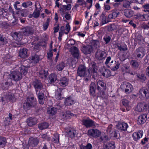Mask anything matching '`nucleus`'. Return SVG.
<instances>
[{
    "mask_svg": "<svg viewBox=\"0 0 149 149\" xmlns=\"http://www.w3.org/2000/svg\"><path fill=\"white\" fill-rule=\"evenodd\" d=\"M27 70L26 69H24V68H21L20 71H14L12 72L10 75V79L15 81H19L22 78V74L25 75L27 73Z\"/></svg>",
    "mask_w": 149,
    "mask_h": 149,
    "instance_id": "1",
    "label": "nucleus"
},
{
    "mask_svg": "<svg viewBox=\"0 0 149 149\" xmlns=\"http://www.w3.org/2000/svg\"><path fill=\"white\" fill-rule=\"evenodd\" d=\"M37 102L36 99L34 97H28L26 101L23 104L24 109L25 110L29 109L31 108L35 107L36 106Z\"/></svg>",
    "mask_w": 149,
    "mask_h": 149,
    "instance_id": "2",
    "label": "nucleus"
},
{
    "mask_svg": "<svg viewBox=\"0 0 149 149\" xmlns=\"http://www.w3.org/2000/svg\"><path fill=\"white\" fill-rule=\"evenodd\" d=\"M146 51L142 47H139L134 51L132 56L135 59H141L145 55Z\"/></svg>",
    "mask_w": 149,
    "mask_h": 149,
    "instance_id": "3",
    "label": "nucleus"
},
{
    "mask_svg": "<svg viewBox=\"0 0 149 149\" xmlns=\"http://www.w3.org/2000/svg\"><path fill=\"white\" fill-rule=\"evenodd\" d=\"M120 88L126 93H131L133 90L132 85L130 83L127 82H123L120 86Z\"/></svg>",
    "mask_w": 149,
    "mask_h": 149,
    "instance_id": "4",
    "label": "nucleus"
},
{
    "mask_svg": "<svg viewBox=\"0 0 149 149\" xmlns=\"http://www.w3.org/2000/svg\"><path fill=\"white\" fill-rule=\"evenodd\" d=\"M88 71L86 67L84 65H80L77 70L78 76L80 77H87Z\"/></svg>",
    "mask_w": 149,
    "mask_h": 149,
    "instance_id": "5",
    "label": "nucleus"
},
{
    "mask_svg": "<svg viewBox=\"0 0 149 149\" xmlns=\"http://www.w3.org/2000/svg\"><path fill=\"white\" fill-rule=\"evenodd\" d=\"M81 121L82 125H84L87 128L95 126L94 122L88 118L83 119Z\"/></svg>",
    "mask_w": 149,
    "mask_h": 149,
    "instance_id": "6",
    "label": "nucleus"
},
{
    "mask_svg": "<svg viewBox=\"0 0 149 149\" xmlns=\"http://www.w3.org/2000/svg\"><path fill=\"white\" fill-rule=\"evenodd\" d=\"M137 95L141 99L143 100L149 97V93L147 89L142 88L140 89Z\"/></svg>",
    "mask_w": 149,
    "mask_h": 149,
    "instance_id": "7",
    "label": "nucleus"
},
{
    "mask_svg": "<svg viewBox=\"0 0 149 149\" xmlns=\"http://www.w3.org/2000/svg\"><path fill=\"white\" fill-rule=\"evenodd\" d=\"M33 86L36 93H39V91H42L43 89V86L40 81L37 79H35L33 83Z\"/></svg>",
    "mask_w": 149,
    "mask_h": 149,
    "instance_id": "8",
    "label": "nucleus"
},
{
    "mask_svg": "<svg viewBox=\"0 0 149 149\" xmlns=\"http://www.w3.org/2000/svg\"><path fill=\"white\" fill-rule=\"evenodd\" d=\"M88 135L93 138H97L100 137L101 134V132L99 130L96 129H91L89 130L87 132Z\"/></svg>",
    "mask_w": 149,
    "mask_h": 149,
    "instance_id": "9",
    "label": "nucleus"
},
{
    "mask_svg": "<svg viewBox=\"0 0 149 149\" xmlns=\"http://www.w3.org/2000/svg\"><path fill=\"white\" fill-rule=\"evenodd\" d=\"M22 33L24 36H28L33 34L34 32L33 28L31 26H26L22 29Z\"/></svg>",
    "mask_w": 149,
    "mask_h": 149,
    "instance_id": "10",
    "label": "nucleus"
},
{
    "mask_svg": "<svg viewBox=\"0 0 149 149\" xmlns=\"http://www.w3.org/2000/svg\"><path fill=\"white\" fill-rule=\"evenodd\" d=\"M93 51L92 47L90 45H83L81 48V51L85 54H90Z\"/></svg>",
    "mask_w": 149,
    "mask_h": 149,
    "instance_id": "11",
    "label": "nucleus"
},
{
    "mask_svg": "<svg viewBox=\"0 0 149 149\" xmlns=\"http://www.w3.org/2000/svg\"><path fill=\"white\" fill-rule=\"evenodd\" d=\"M105 52L100 50H97L95 54V57L97 60H102L104 59L105 58Z\"/></svg>",
    "mask_w": 149,
    "mask_h": 149,
    "instance_id": "12",
    "label": "nucleus"
},
{
    "mask_svg": "<svg viewBox=\"0 0 149 149\" xmlns=\"http://www.w3.org/2000/svg\"><path fill=\"white\" fill-rule=\"evenodd\" d=\"M38 98L39 103L40 104H43L46 103L45 98L46 97L44 96V93L42 91H39V93H36Z\"/></svg>",
    "mask_w": 149,
    "mask_h": 149,
    "instance_id": "13",
    "label": "nucleus"
},
{
    "mask_svg": "<svg viewBox=\"0 0 149 149\" xmlns=\"http://www.w3.org/2000/svg\"><path fill=\"white\" fill-rule=\"evenodd\" d=\"M119 130L122 131H126L128 127L127 124L125 122H119L116 125Z\"/></svg>",
    "mask_w": 149,
    "mask_h": 149,
    "instance_id": "14",
    "label": "nucleus"
},
{
    "mask_svg": "<svg viewBox=\"0 0 149 149\" xmlns=\"http://www.w3.org/2000/svg\"><path fill=\"white\" fill-rule=\"evenodd\" d=\"M60 108L59 104H56L54 107L49 108L47 111V113L51 115H54L56 113L57 110L60 109Z\"/></svg>",
    "mask_w": 149,
    "mask_h": 149,
    "instance_id": "15",
    "label": "nucleus"
},
{
    "mask_svg": "<svg viewBox=\"0 0 149 149\" xmlns=\"http://www.w3.org/2000/svg\"><path fill=\"white\" fill-rule=\"evenodd\" d=\"M22 33L20 32H12L11 33V36L13 38L19 42L22 38Z\"/></svg>",
    "mask_w": 149,
    "mask_h": 149,
    "instance_id": "16",
    "label": "nucleus"
},
{
    "mask_svg": "<svg viewBox=\"0 0 149 149\" xmlns=\"http://www.w3.org/2000/svg\"><path fill=\"white\" fill-rule=\"evenodd\" d=\"M26 121L28 125L32 127L37 123L38 119L36 118L30 117L26 120Z\"/></svg>",
    "mask_w": 149,
    "mask_h": 149,
    "instance_id": "17",
    "label": "nucleus"
},
{
    "mask_svg": "<svg viewBox=\"0 0 149 149\" xmlns=\"http://www.w3.org/2000/svg\"><path fill=\"white\" fill-rule=\"evenodd\" d=\"M147 119V115L146 114L140 115L138 118V123L142 125L145 123Z\"/></svg>",
    "mask_w": 149,
    "mask_h": 149,
    "instance_id": "18",
    "label": "nucleus"
},
{
    "mask_svg": "<svg viewBox=\"0 0 149 149\" xmlns=\"http://www.w3.org/2000/svg\"><path fill=\"white\" fill-rule=\"evenodd\" d=\"M71 53L73 56L78 59L79 57V50L78 48L75 46L72 47L71 48Z\"/></svg>",
    "mask_w": 149,
    "mask_h": 149,
    "instance_id": "19",
    "label": "nucleus"
},
{
    "mask_svg": "<svg viewBox=\"0 0 149 149\" xmlns=\"http://www.w3.org/2000/svg\"><path fill=\"white\" fill-rule=\"evenodd\" d=\"M147 105L144 103H139L137 105L136 110L139 112L145 111L147 109Z\"/></svg>",
    "mask_w": 149,
    "mask_h": 149,
    "instance_id": "20",
    "label": "nucleus"
},
{
    "mask_svg": "<svg viewBox=\"0 0 149 149\" xmlns=\"http://www.w3.org/2000/svg\"><path fill=\"white\" fill-rule=\"evenodd\" d=\"M143 134V132L140 130L137 132H134L132 134V137L135 141H137L141 138L142 137Z\"/></svg>",
    "mask_w": 149,
    "mask_h": 149,
    "instance_id": "21",
    "label": "nucleus"
},
{
    "mask_svg": "<svg viewBox=\"0 0 149 149\" xmlns=\"http://www.w3.org/2000/svg\"><path fill=\"white\" fill-rule=\"evenodd\" d=\"M48 79L49 83L54 84L57 79V76L55 74H51L49 75Z\"/></svg>",
    "mask_w": 149,
    "mask_h": 149,
    "instance_id": "22",
    "label": "nucleus"
},
{
    "mask_svg": "<svg viewBox=\"0 0 149 149\" xmlns=\"http://www.w3.org/2000/svg\"><path fill=\"white\" fill-rule=\"evenodd\" d=\"M27 49L25 48H23L19 50V56L22 58H25L27 57Z\"/></svg>",
    "mask_w": 149,
    "mask_h": 149,
    "instance_id": "23",
    "label": "nucleus"
},
{
    "mask_svg": "<svg viewBox=\"0 0 149 149\" xmlns=\"http://www.w3.org/2000/svg\"><path fill=\"white\" fill-rule=\"evenodd\" d=\"M29 59L31 61V63H38L40 60L39 56L36 54L32 55Z\"/></svg>",
    "mask_w": 149,
    "mask_h": 149,
    "instance_id": "24",
    "label": "nucleus"
},
{
    "mask_svg": "<svg viewBox=\"0 0 149 149\" xmlns=\"http://www.w3.org/2000/svg\"><path fill=\"white\" fill-rule=\"evenodd\" d=\"M68 79L66 77H64L61 78L59 82V84L61 86L64 87L68 85Z\"/></svg>",
    "mask_w": 149,
    "mask_h": 149,
    "instance_id": "25",
    "label": "nucleus"
},
{
    "mask_svg": "<svg viewBox=\"0 0 149 149\" xmlns=\"http://www.w3.org/2000/svg\"><path fill=\"white\" fill-rule=\"evenodd\" d=\"M96 85L94 82H92L90 86V92L91 95L93 96L95 92Z\"/></svg>",
    "mask_w": 149,
    "mask_h": 149,
    "instance_id": "26",
    "label": "nucleus"
},
{
    "mask_svg": "<svg viewBox=\"0 0 149 149\" xmlns=\"http://www.w3.org/2000/svg\"><path fill=\"white\" fill-rule=\"evenodd\" d=\"M92 72L93 74V78H95V77H96L97 75V68L95 63L93 62L92 64Z\"/></svg>",
    "mask_w": 149,
    "mask_h": 149,
    "instance_id": "27",
    "label": "nucleus"
},
{
    "mask_svg": "<svg viewBox=\"0 0 149 149\" xmlns=\"http://www.w3.org/2000/svg\"><path fill=\"white\" fill-rule=\"evenodd\" d=\"M64 103L66 105L70 106L74 104L75 102L71 97H69L66 99Z\"/></svg>",
    "mask_w": 149,
    "mask_h": 149,
    "instance_id": "28",
    "label": "nucleus"
},
{
    "mask_svg": "<svg viewBox=\"0 0 149 149\" xmlns=\"http://www.w3.org/2000/svg\"><path fill=\"white\" fill-rule=\"evenodd\" d=\"M134 13L133 11L130 9L125 10L124 12L125 15L128 18L131 17L133 15Z\"/></svg>",
    "mask_w": 149,
    "mask_h": 149,
    "instance_id": "29",
    "label": "nucleus"
},
{
    "mask_svg": "<svg viewBox=\"0 0 149 149\" xmlns=\"http://www.w3.org/2000/svg\"><path fill=\"white\" fill-rule=\"evenodd\" d=\"M119 13L116 11H113L109 15L108 18L110 20L115 19L118 15Z\"/></svg>",
    "mask_w": 149,
    "mask_h": 149,
    "instance_id": "30",
    "label": "nucleus"
},
{
    "mask_svg": "<svg viewBox=\"0 0 149 149\" xmlns=\"http://www.w3.org/2000/svg\"><path fill=\"white\" fill-rule=\"evenodd\" d=\"M29 13V11L26 9H24L17 12V14H20L22 17H26Z\"/></svg>",
    "mask_w": 149,
    "mask_h": 149,
    "instance_id": "31",
    "label": "nucleus"
},
{
    "mask_svg": "<svg viewBox=\"0 0 149 149\" xmlns=\"http://www.w3.org/2000/svg\"><path fill=\"white\" fill-rule=\"evenodd\" d=\"M136 41L139 45H141L143 43L144 40L142 36L139 34H137L136 36Z\"/></svg>",
    "mask_w": 149,
    "mask_h": 149,
    "instance_id": "32",
    "label": "nucleus"
},
{
    "mask_svg": "<svg viewBox=\"0 0 149 149\" xmlns=\"http://www.w3.org/2000/svg\"><path fill=\"white\" fill-rule=\"evenodd\" d=\"M37 4V3H36L35 4V9L32 15V16H33V17L35 18H38L40 15V10L38 9V8L36 6Z\"/></svg>",
    "mask_w": 149,
    "mask_h": 149,
    "instance_id": "33",
    "label": "nucleus"
},
{
    "mask_svg": "<svg viewBox=\"0 0 149 149\" xmlns=\"http://www.w3.org/2000/svg\"><path fill=\"white\" fill-rule=\"evenodd\" d=\"M99 137L100 141L102 143L106 142L108 139V137L104 134H101Z\"/></svg>",
    "mask_w": 149,
    "mask_h": 149,
    "instance_id": "34",
    "label": "nucleus"
},
{
    "mask_svg": "<svg viewBox=\"0 0 149 149\" xmlns=\"http://www.w3.org/2000/svg\"><path fill=\"white\" fill-rule=\"evenodd\" d=\"M63 89L59 88L57 90L55 95V98L58 100H61L62 99L61 92Z\"/></svg>",
    "mask_w": 149,
    "mask_h": 149,
    "instance_id": "35",
    "label": "nucleus"
},
{
    "mask_svg": "<svg viewBox=\"0 0 149 149\" xmlns=\"http://www.w3.org/2000/svg\"><path fill=\"white\" fill-rule=\"evenodd\" d=\"M103 76L108 78L111 75L110 71L108 69L104 68V70L102 73Z\"/></svg>",
    "mask_w": 149,
    "mask_h": 149,
    "instance_id": "36",
    "label": "nucleus"
},
{
    "mask_svg": "<svg viewBox=\"0 0 149 149\" xmlns=\"http://www.w3.org/2000/svg\"><path fill=\"white\" fill-rule=\"evenodd\" d=\"M118 25L116 24H112L110 26H107V30L108 31H110L116 30L118 27Z\"/></svg>",
    "mask_w": 149,
    "mask_h": 149,
    "instance_id": "37",
    "label": "nucleus"
},
{
    "mask_svg": "<svg viewBox=\"0 0 149 149\" xmlns=\"http://www.w3.org/2000/svg\"><path fill=\"white\" fill-rule=\"evenodd\" d=\"M129 101L126 99H123L122 100V103L125 106L127 111L130 110V107L129 106Z\"/></svg>",
    "mask_w": 149,
    "mask_h": 149,
    "instance_id": "38",
    "label": "nucleus"
},
{
    "mask_svg": "<svg viewBox=\"0 0 149 149\" xmlns=\"http://www.w3.org/2000/svg\"><path fill=\"white\" fill-rule=\"evenodd\" d=\"M48 124L46 122L42 123L38 125V128L41 130L46 129L48 128Z\"/></svg>",
    "mask_w": 149,
    "mask_h": 149,
    "instance_id": "39",
    "label": "nucleus"
},
{
    "mask_svg": "<svg viewBox=\"0 0 149 149\" xmlns=\"http://www.w3.org/2000/svg\"><path fill=\"white\" fill-rule=\"evenodd\" d=\"M100 18L102 25L107 23L109 22V21L106 20V17L104 14H102L101 15Z\"/></svg>",
    "mask_w": 149,
    "mask_h": 149,
    "instance_id": "40",
    "label": "nucleus"
},
{
    "mask_svg": "<svg viewBox=\"0 0 149 149\" xmlns=\"http://www.w3.org/2000/svg\"><path fill=\"white\" fill-rule=\"evenodd\" d=\"M65 64L64 62H61L58 64L56 66V68L58 71L62 70L65 66Z\"/></svg>",
    "mask_w": 149,
    "mask_h": 149,
    "instance_id": "41",
    "label": "nucleus"
},
{
    "mask_svg": "<svg viewBox=\"0 0 149 149\" xmlns=\"http://www.w3.org/2000/svg\"><path fill=\"white\" fill-rule=\"evenodd\" d=\"M130 64L132 67L134 68H137L139 65L138 62L136 60H131Z\"/></svg>",
    "mask_w": 149,
    "mask_h": 149,
    "instance_id": "42",
    "label": "nucleus"
},
{
    "mask_svg": "<svg viewBox=\"0 0 149 149\" xmlns=\"http://www.w3.org/2000/svg\"><path fill=\"white\" fill-rule=\"evenodd\" d=\"M106 149H115V146L113 142L108 143L105 146Z\"/></svg>",
    "mask_w": 149,
    "mask_h": 149,
    "instance_id": "43",
    "label": "nucleus"
},
{
    "mask_svg": "<svg viewBox=\"0 0 149 149\" xmlns=\"http://www.w3.org/2000/svg\"><path fill=\"white\" fill-rule=\"evenodd\" d=\"M67 135L71 138H73L75 136L76 134V131L74 130H69L67 132Z\"/></svg>",
    "mask_w": 149,
    "mask_h": 149,
    "instance_id": "44",
    "label": "nucleus"
},
{
    "mask_svg": "<svg viewBox=\"0 0 149 149\" xmlns=\"http://www.w3.org/2000/svg\"><path fill=\"white\" fill-rule=\"evenodd\" d=\"M6 140L5 138L0 136V146L2 147H3L5 146L6 143Z\"/></svg>",
    "mask_w": 149,
    "mask_h": 149,
    "instance_id": "45",
    "label": "nucleus"
},
{
    "mask_svg": "<svg viewBox=\"0 0 149 149\" xmlns=\"http://www.w3.org/2000/svg\"><path fill=\"white\" fill-rule=\"evenodd\" d=\"M50 19L49 18H48L46 20L45 23H44L43 24V29L45 31L47 29L49 25Z\"/></svg>",
    "mask_w": 149,
    "mask_h": 149,
    "instance_id": "46",
    "label": "nucleus"
},
{
    "mask_svg": "<svg viewBox=\"0 0 149 149\" xmlns=\"http://www.w3.org/2000/svg\"><path fill=\"white\" fill-rule=\"evenodd\" d=\"M92 44L93 46L96 49H98L100 47V42L97 40L93 41Z\"/></svg>",
    "mask_w": 149,
    "mask_h": 149,
    "instance_id": "47",
    "label": "nucleus"
},
{
    "mask_svg": "<svg viewBox=\"0 0 149 149\" xmlns=\"http://www.w3.org/2000/svg\"><path fill=\"white\" fill-rule=\"evenodd\" d=\"M97 85L100 86L102 88V90H105L106 89V84L102 81H98L97 83Z\"/></svg>",
    "mask_w": 149,
    "mask_h": 149,
    "instance_id": "48",
    "label": "nucleus"
},
{
    "mask_svg": "<svg viewBox=\"0 0 149 149\" xmlns=\"http://www.w3.org/2000/svg\"><path fill=\"white\" fill-rule=\"evenodd\" d=\"M59 139V135L58 134L56 133L54 135V137L53 139H54V142L56 143H58Z\"/></svg>",
    "mask_w": 149,
    "mask_h": 149,
    "instance_id": "49",
    "label": "nucleus"
},
{
    "mask_svg": "<svg viewBox=\"0 0 149 149\" xmlns=\"http://www.w3.org/2000/svg\"><path fill=\"white\" fill-rule=\"evenodd\" d=\"M115 65L111 67V69L113 71H115L117 70L120 67V65L118 62H116L115 61Z\"/></svg>",
    "mask_w": 149,
    "mask_h": 149,
    "instance_id": "50",
    "label": "nucleus"
},
{
    "mask_svg": "<svg viewBox=\"0 0 149 149\" xmlns=\"http://www.w3.org/2000/svg\"><path fill=\"white\" fill-rule=\"evenodd\" d=\"M32 3L31 1H27L23 3L22 6L26 8L32 5Z\"/></svg>",
    "mask_w": 149,
    "mask_h": 149,
    "instance_id": "51",
    "label": "nucleus"
},
{
    "mask_svg": "<svg viewBox=\"0 0 149 149\" xmlns=\"http://www.w3.org/2000/svg\"><path fill=\"white\" fill-rule=\"evenodd\" d=\"M138 79L142 82H143L146 80V78L144 75L142 74L137 75Z\"/></svg>",
    "mask_w": 149,
    "mask_h": 149,
    "instance_id": "52",
    "label": "nucleus"
},
{
    "mask_svg": "<svg viewBox=\"0 0 149 149\" xmlns=\"http://www.w3.org/2000/svg\"><path fill=\"white\" fill-rule=\"evenodd\" d=\"M93 148L92 145L90 143H88L86 146L81 147V149H92Z\"/></svg>",
    "mask_w": 149,
    "mask_h": 149,
    "instance_id": "53",
    "label": "nucleus"
},
{
    "mask_svg": "<svg viewBox=\"0 0 149 149\" xmlns=\"http://www.w3.org/2000/svg\"><path fill=\"white\" fill-rule=\"evenodd\" d=\"M123 6L125 8H128L130 7V2L128 1H125L123 3Z\"/></svg>",
    "mask_w": 149,
    "mask_h": 149,
    "instance_id": "54",
    "label": "nucleus"
},
{
    "mask_svg": "<svg viewBox=\"0 0 149 149\" xmlns=\"http://www.w3.org/2000/svg\"><path fill=\"white\" fill-rule=\"evenodd\" d=\"M40 74L42 75L41 77L42 78H43L44 77H46L48 75V72L44 70H42L40 72Z\"/></svg>",
    "mask_w": 149,
    "mask_h": 149,
    "instance_id": "55",
    "label": "nucleus"
},
{
    "mask_svg": "<svg viewBox=\"0 0 149 149\" xmlns=\"http://www.w3.org/2000/svg\"><path fill=\"white\" fill-rule=\"evenodd\" d=\"M111 38L109 36H105L104 37L103 40L105 42L106 44H107L110 41Z\"/></svg>",
    "mask_w": 149,
    "mask_h": 149,
    "instance_id": "56",
    "label": "nucleus"
},
{
    "mask_svg": "<svg viewBox=\"0 0 149 149\" xmlns=\"http://www.w3.org/2000/svg\"><path fill=\"white\" fill-rule=\"evenodd\" d=\"M7 11L3 8L0 9V15H2L3 16L6 15H7Z\"/></svg>",
    "mask_w": 149,
    "mask_h": 149,
    "instance_id": "57",
    "label": "nucleus"
},
{
    "mask_svg": "<svg viewBox=\"0 0 149 149\" xmlns=\"http://www.w3.org/2000/svg\"><path fill=\"white\" fill-rule=\"evenodd\" d=\"M74 114L72 113L69 111H67L66 112V114L65 115V117L66 118L70 117L71 116H74Z\"/></svg>",
    "mask_w": 149,
    "mask_h": 149,
    "instance_id": "58",
    "label": "nucleus"
},
{
    "mask_svg": "<svg viewBox=\"0 0 149 149\" xmlns=\"http://www.w3.org/2000/svg\"><path fill=\"white\" fill-rule=\"evenodd\" d=\"M33 47L35 50H39L40 48V43H38L35 44L33 46Z\"/></svg>",
    "mask_w": 149,
    "mask_h": 149,
    "instance_id": "59",
    "label": "nucleus"
},
{
    "mask_svg": "<svg viewBox=\"0 0 149 149\" xmlns=\"http://www.w3.org/2000/svg\"><path fill=\"white\" fill-rule=\"evenodd\" d=\"M63 8H65L67 10H70L71 8V5L69 4L66 5H63Z\"/></svg>",
    "mask_w": 149,
    "mask_h": 149,
    "instance_id": "60",
    "label": "nucleus"
},
{
    "mask_svg": "<svg viewBox=\"0 0 149 149\" xmlns=\"http://www.w3.org/2000/svg\"><path fill=\"white\" fill-rule=\"evenodd\" d=\"M31 143L33 144L34 146L37 145L38 143V140L36 139H33L31 141Z\"/></svg>",
    "mask_w": 149,
    "mask_h": 149,
    "instance_id": "61",
    "label": "nucleus"
},
{
    "mask_svg": "<svg viewBox=\"0 0 149 149\" xmlns=\"http://www.w3.org/2000/svg\"><path fill=\"white\" fill-rule=\"evenodd\" d=\"M64 17L66 19H67L68 20H70V19L71 17V16L70 15V14L68 13H67L65 14Z\"/></svg>",
    "mask_w": 149,
    "mask_h": 149,
    "instance_id": "62",
    "label": "nucleus"
},
{
    "mask_svg": "<svg viewBox=\"0 0 149 149\" xmlns=\"http://www.w3.org/2000/svg\"><path fill=\"white\" fill-rule=\"evenodd\" d=\"M47 57L48 58L50 59L53 56L52 51V50H50L49 52L47 53Z\"/></svg>",
    "mask_w": 149,
    "mask_h": 149,
    "instance_id": "63",
    "label": "nucleus"
},
{
    "mask_svg": "<svg viewBox=\"0 0 149 149\" xmlns=\"http://www.w3.org/2000/svg\"><path fill=\"white\" fill-rule=\"evenodd\" d=\"M70 29V26L69 24H67L65 26V30L68 31V32L65 33V34H67L69 31Z\"/></svg>",
    "mask_w": 149,
    "mask_h": 149,
    "instance_id": "64",
    "label": "nucleus"
}]
</instances>
